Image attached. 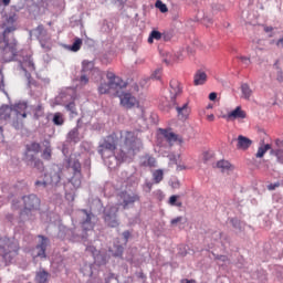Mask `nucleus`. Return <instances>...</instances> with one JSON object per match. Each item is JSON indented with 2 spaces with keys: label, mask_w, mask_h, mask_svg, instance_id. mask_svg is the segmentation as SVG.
<instances>
[{
  "label": "nucleus",
  "mask_w": 283,
  "mask_h": 283,
  "mask_svg": "<svg viewBox=\"0 0 283 283\" xmlns=\"http://www.w3.org/2000/svg\"><path fill=\"white\" fill-rule=\"evenodd\" d=\"M117 197L119 198L120 202L111 206L104 211V221L108 227H112L113 229L118 227V211L120 207L126 210L129 209V207H134L136 202H140V195L136 192H129L127 190L120 191Z\"/></svg>",
  "instance_id": "f257e3e1"
},
{
  "label": "nucleus",
  "mask_w": 283,
  "mask_h": 283,
  "mask_svg": "<svg viewBox=\"0 0 283 283\" xmlns=\"http://www.w3.org/2000/svg\"><path fill=\"white\" fill-rule=\"evenodd\" d=\"M120 155L119 158L123 160L127 158V154H136L140 151L143 147V140L138 137L136 130H120Z\"/></svg>",
  "instance_id": "f03ea898"
},
{
  "label": "nucleus",
  "mask_w": 283,
  "mask_h": 283,
  "mask_svg": "<svg viewBox=\"0 0 283 283\" xmlns=\"http://www.w3.org/2000/svg\"><path fill=\"white\" fill-rule=\"evenodd\" d=\"M0 249L3 260H6V262H12V258L19 255V241L6 237L1 238Z\"/></svg>",
  "instance_id": "7ed1b4c3"
},
{
  "label": "nucleus",
  "mask_w": 283,
  "mask_h": 283,
  "mask_svg": "<svg viewBox=\"0 0 283 283\" xmlns=\"http://www.w3.org/2000/svg\"><path fill=\"white\" fill-rule=\"evenodd\" d=\"M41 207V199L36 195L22 197L20 201H13L12 209H25L27 211H36Z\"/></svg>",
  "instance_id": "20e7f679"
},
{
  "label": "nucleus",
  "mask_w": 283,
  "mask_h": 283,
  "mask_svg": "<svg viewBox=\"0 0 283 283\" xmlns=\"http://www.w3.org/2000/svg\"><path fill=\"white\" fill-rule=\"evenodd\" d=\"M117 145L118 142L116 140V134H112L106 137L102 144H99L97 151L105 160V158H112V156H114Z\"/></svg>",
  "instance_id": "39448f33"
},
{
  "label": "nucleus",
  "mask_w": 283,
  "mask_h": 283,
  "mask_svg": "<svg viewBox=\"0 0 283 283\" xmlns=\"http://www.w3.org/2000/svg\"><path fill=\"white\" fill-rule=\"evenodd\" d=\"M67 169L70 174H72L70 182L73 185L75 189H78L83 180V172L81 171V161H78V159H69Z\"/></svg>",
  "instance_id": "423d86ee"
},
{
  "label": "nucleus",
  "mask_w": 283,
  "mask_h": 283,
  "mask_svg": "<svg viewBox=\"0 0 283 283\" xmlns=\"http://www.w3.org/2000/svg\"><path fill=\"white\" fill-rule=\"evenodd\" d=\"M49 176L50 179L36 180L35 187H43V189H45L49 185H56L57 182H61V168H59V166H54L49 172Z\"/></svg>",
  "instance_id": "0eeeda50"
},
{
  "label": "nucleus",
  "mask_w": 283,
  "mask_h": 283,
  "mask_svg": "<svg viewBox=\"0 0 283 283\" xmlns=\"http://www.w3.org/2000/svg\"><path fill=\"white\" fill-rule=\"evenodd\" d=\"M122 107L125 109H134V107H140V102L132 93H122L119 95Z\"/></svg>",
  "instance_id": "6e6552de"
},
{
  "label": "nucleus",
  "mask_w": 283,
  "mask_h": 283,
  "mask_svg": "<svg viewBox=\"0 0 283 283\" xmlns=\"http://www.w3.org/2000/svg\"><path fill=\"white\" fill-rule=\"evenodd\" d=\"M159 134L165 138V140L171 146L174 143H178L179 145H182L185 143V139L182 136L172 133L171 128L165 129V128H159Z\"/></svg>",
  "instance_id": "1a4fd4ad"
},
{
  "label": "nucleus",
  "mask_w": 283,
  "mask_h": 283,
  "mask_svg": "<svg viewBox=\"0 0 283 283\" xmlns=\"http://www.w3.org/2000/svg\"><path fill=\"white\" fill-rule=\"evenodd\" d=\"M14 23H17V18L14 15H10L9 18H7V20L3 23V28H4V31L2 33L3 39H6L8 34L17 30V25Z\"/></svg>",
  "instance_id": "9d476101"
},
{
  "label": "nucleus",
  "mask_w": 283,
  "mask_h": 283,
  "mask_svg": "<svg viewBox=\"0 0 283 283\" xmlns=\"http://www.w3.org/2000/svg\"><path fill=\"white\" fill-rule=\"evenodd\" d=\"M169 92L171 101H176L180 94H182V85L178 80H171L169 84Z\"/></svg>",
  "instance_id": "9b49d317"
},
{
  "label": "nucleus",
  "mask_w": 283,
  "mask_h": 283,
  "mask_svg": "<svg viewBox=\"0 0 283 283\" xmlns=\"http://www.w3.org/2000/svg\"><path fill=\"white\" fill-rule=\"evenodd\" d=\"M106 77L108 78V83H111L114 90H123V87H125V82L123 81V78L116 76V74H114L113 72H108L106 74Z\"/></svg>",
  "instance_id": "f8f14e48"
},
{
  "label": "nucleus",
  "mask_w": 283,
  "mask_h": 283,
  "mask_svg": "<svg viewBox=\"0 0 283 283\" xmlns=\"http://www.w3.org/2000/svg\"><path fill=\"white\" fill-rule=\"evenodd\" d=\"M40 243L36 245V258H46L45 251L48 250V245L50 244V240L43 235H39Z\"/></svg>",
  "instance_id": "ddd939ff"
},
{
  "label": "nucleus",
  "mask_w": 283,
  "mask_h": 283,
  "mask_svg": "<svg viewBox=\"0 0 283 283\" xmlns=\"http://www.w3.org/2000/svg\"><path fill=\"white\" fill-rule=\"evenodd\" d=\"M176 111L179 120H187L189 118V114H191L189 103H185L182 106H176Z\"/></svg>",
  "instance_id": "4468645a"
},
{
  "label": "nucleus",
  "mask_w": 283,
  "mask_h": 283,
  "mask_svg": "<svg viewBox=\"0 0 283 283\" xmlns=\"http://www.w3.org/2000/svg\"><path fill=\"white\" fill-rule=\"evenodd\" d=\"M227 118L228 120H237L238 118L244 119L247 118V112L242 109V106H237L235 109L228 113Z\"/></svg>",
  "instance_id": "2eb2a0df"
},
{
  "label": "nucleus",
  "mask_w": 283,
  "mask_h": 283,
  "mask_svg": "<svg viewBox=\"0 0 283 283\" xmlns=\"http://www.w3.org/2000/svg\"><path fill=\"white\" fill-rule=\"evenodd\" d=\"M253 145V142L245 136L239 135L237 138V149H242L243 151H247L249 147Z\"/></svg>",
  "instance_id": "dca6fc26"
},
{
  "label": "nucleus",
  "mask_w": 283,
  "mask_h": 283,
  "mask_svg": "<svg viewBox=\"0 0 283 283\" xmlns=\"http://www.w3.org/2000/svg\"><path fill=\"white\" fill-rule=\"evenodd\" d=\"M3 42L6 43L4 52L8 54V52L11 54V59H14L17 56V42L10 43L8 41V36L3 38Z\"/></svg>",
  "instance_id": "f3484780"
},
{
  "label": "nucleus",
  "mask_w": 283,
  "mask_h": 283,
  "mask_svg": "<svg viewBox=\"0 0 283 283\" xmlns=\"http://www.w3.org/2000/svg\"><path fill=\"white\" fill-rule=\"evenodd\" d=\"M156 158L151 155H144L142 157L140 166L142 167H156Z\"/></svg>",
  "instance_id": "a211bd4d"
},
{
  "label": "nucleus",
  "mask_w": 283,
  "mask_h": 283,
  "mask_svg": "<svg viewBox=\"0 0 283 283\" xmlns=\"http://www.w3.org/2000/svg\"><path fill=\"white\" fill-rule=\"evenodd\" d=\"M251 96H253V90H251V86H249L247 83L241 84V98H244V101H250Z\"/></svg>",
  "instance_id": "6ab92c4d"
},
{
  "label": "nucleus",
  "mask_w": 283,
  "mask_h": 283,
  "mask_svg": "<svg viewBox=\"0 0 283 283\" xmlns=\"http://www.w3.org/2000/svg\"><path fill=\"white\" fill-rule=\"evenodd\" d=\"M86 214V219L82 222L83 231H92L94 229V223H92V214L87 213V210H83Z\"/></svg>",
  "instance_id": "aec40b11"
},
{
  "label": "nucleus",
  "mask_w": 283,
  "mask_h": 283,
  "mask_svg": "<svg viewBox=\"0 0 283 283\" xmlns=\"http://www.w3.org/2000/svg\"><path fill=\"white\" fill-rule=\"evenodd\" d=\"M195 85H205L207 83V73L203 71H198L195 74V80H193Z\"/></svg>",
  "instance_id": "412c9836"
},
{
  "label": "nucleus",
  "mask_w": 283,
  "mask_h": 283,
  "mask_svg": "<svg viewBox=\"0 0 283 283\" xmlns=\"http://www.w3.org/2000/svg\"><path fill=\"white\" fill-rule=\"evenodd\" d=\"M67 140L70 143H81V137L78 133V128H73L67 134Z\"/></svg>",
  "instance_id": "4be33fe9"
},
{
  "label": "nucleus",
  "mask_w": 283,
  "mask_h": 283,
  "mask_svg": "<svg viewBox=\"0 0 283 283\" xmlns=\"http://www.w3.org/2000/svg\"><path fill=\"white\" fill-rule=\"evenodd\" d=\"M111 255H113V258H123V251H125V249L123 248V245H116L114 244L113 248L108 249Z\"/></svg>",
  "instance_id": "5701e85b"
},
{
  "label": "nucleus",
  "mask_w": 283,
  "mask_h": 283,
  "mask_svg": "<svg viewBox=\"0 0 283 283\" xmlns=\"http://www.w3.org/2000/svg\"><path fill=\"white\" fill-rule=\"evenodd\" d=\"M12 116V107L10 106H1L0 107V118L1 120H8Z\"/></svg>",
  "instance_id": "b1692460"
},
{
  "label": "nucleus",
  "mask_w": 283,
  "mask_h": 283,
  "mask_svg": "<svg viewBox=\"0 0 283 283\" xmlns=\"http://www.w3.org/2000/svg\"><path fill=\"white\" fill-rule=\"evenodd\" d=\"M165 179V172L163 169H157L153 172V180L155 185H160L163 180Z\"/></svg>",
  "instance_id": "393cba45"
},
{
  "label": "nucleus",
  "mask_w": 283,
  "mask_h": 283,
  "mask_svg": "<svg viewBox=\"0 0 283 283\" xmlns=\"http://www.w3.org/2000/svg\"><path fill=\"white\" fill-rule=\"evenodd\" d=\"M30 151H32L33 154H39V151H41V144L39 143H32L30 145H27V158H30Z\"/></svg>",
  "instance_id": "a878e982"
},
{
  "label": "nucleus",
  "mask_w": 283,
  "mask_h": 283,
  "mask_svg": "<svg viewBox=\"0 0 283 283\" xmlns=\"http://www.w3.org/2000/svg\"><path fill=\"white\" fill-rule=\"evenodd\" d=\"M28 109V104L25 103H19L14 106V112H17L18 116H22V118H28V114L21 112H25Z\"/></svg>",
  "instance_id": "bb28decb"
},
{
  "label": "nucleus",
  "mask_w": 283,
  "mask_h": 283,
  "mask_svg": "<svg viewBox=\"0 0 283 283\" xmlns=\"http://www.w3.org/2000/svg\"><path fill=\"white\" fill-rule=\"evenodd\" d=\"M97 90L99 94H109V90H114V86H112L111 82H103Z\"/></svg>",
  "instance_id": "cd10ccee"
},
{
  "label": "nucleus",
  "mask_w": 283,
  "mask_h": 283,
  "mask_svg": "<svg viewBox=\"0 0 283 283\" xmlns=\"http://www.w3.org/2000/svg\"><path fill=\"white\" fill-rule=\"evenodd\" d=\"M48 277H50V273H48L45 270H42L36 274L35 280L38 283H48Z\"/></svg>",
  "instance_id": "c85d7f7f"
},
{
  "label": "nucleus",
  "mask_w": 283,
  "mask_h": 283,
  "mask_svg": "<svg viewBox=\"0 0 283 283\" xmlns=\"http://www.w3.org/2000/svg\"><path fill=\"white\" fill-rule=\"evenodd\" d=\"M163 39V33L160 31L153 30L148 36V43H154V41H160Z\"/></svg>",
  "instance_id": "c756f323"
},
{
  "label": "nucleus",
  "mask_w": 283,
  "mask_h": 283,
  "mask_svg": "<svg viewBox=\"0 0 283 283\" xmlns=\"http://www.w3.org/2000/svg\"><path fill=\"white\" fill-rule=\"evenodd\" d=\"M65 118H63V113H55L53 115V124L57 127H61V125H64Z\"/></svg>",
  "instance_id": "7c9ffc66"
},
{
  "label": "nucleus",
  "mask_w": 283,
  "mask_h": 283,
  "mask_svg": "<svg viewBox=\"0 0 283 283\" xmlns=\"http://www.w3.org/2000/svg\"><path fill=\"white\" fill-rule=\"evenodd\" d=\"M217 168L221 169V171H229V169H231V163L227 160H220L217 163Z\"/></svg>",
  "instance_id": "2f4dec72"
},
{
  "label": "nucleus",
  "mask_w": 283,
  "mask_h": 283,
  "mask_svg": "<svg viewBox=\"0 0 283 283\" xmlns=\"http://www.w3.org/2000/svg\"><path fill=\"white\" fill-rule=\"evenodd\" d=\"M271 149V145L266 144L264 146H261L256 151V158H264V154H266Z\"/></svg>",
  "instance_id": "473e14b6"
},
{
  "label": "nucleus",
  "mask_w": 283,
  "mask_h": 283,
  "mask_svg": "<svg viewBox=\"0 0 283 283\" xmlns=\"http://www.w3.org/2000/svg\"><path fill=\"white\" fill-rule=\"evenodd\" d=\"M29 160H31V163H34V167L35 169H39V171H43V169H45L41 159H36L34 158V156H31Z\"/></svg>",
  "instance_id": "72a5a7b5"
},
{
  "label": "nucleus",
  "mask_w": 283,
  "mask_h": 283,
  "mask_svg": "<svg viewBox=\"0 0 283 283\" xmlns=\"http://www.w3.org/2000/svg\"><path fill=\"white\" fill-rule=\"evenodd\" d=\"M65 107L67 112L71 113V116H78V112H76V103L71 102Z\"/></svg>",
  "instance_id": "f704fd0d"
},
{
  "label": "nucleus",
  "mask_w": 283,
  "mask_h": 283,
  "mask_svg": "<svg viewBox=\"0 0 283 283\" xmlns=\"http://www.w3.org/2000/svg\"><path fill=\"white\" fill-rule=\"evenodd\" d=\"M81 45H83V40H81V38H76L71 46V51L78 52V50H81Z\"/></svg>",
  "instance_id": "c9c22d12"
},
{
  "label": "nucleus",
  "mask_w": 283,
  "mask_h": 283,
  "mask_svg": "<svg viewBox=\"0 0 283 283\" xmlns=\"http://www.w3.org/2000/svg\"><path fill=\"white\" fill-rule=\"evenodd\" d=\"M155 8H158V10H160V12H163V13L169 12V9L167 8V4L163 3V1H160V0L156 1Z\"/></svg>",
  "instance_id": "e433bc0d"
},
{
  "label": "nucleus",
  "mask_w": 283,
  "mask_h": 283,
  "mask_svg": "<svg viewBox=\"0 0 283 283\" xmlns=\"http://www.w3.org/2000/svg\"><path fill=\"white\" fill-rule=\"evenodd\" d=\"M92 67H94V63H92L87 60H84L82 62V72H90V70H92Z\"/></svg>",
  "instance_id": "4c0bfd02"
},
{
  "label": "nucleus",
  "mask_w": 283,
  "mask_h": 283,
  "mask_svg": "<svg viewBox=\"0 0 283 283\" xmlns=\"http://www.w3.org/2000/svg\"><path fill=\"white\" fill-rule=\"evenodd\" d=\"M43 160H51L52 159V148L49 146L42 153Z\"/></svg>",
  "instance_id": "58836bf2"
},
{
  "label": "nucleus",
  "mask_w": 283,
  "mask_h": 283,
  "mask_svg": "<svg viewBox=\"0 0 283 283\" xmlns=\"http://www.w3.org/2000/svg\"><path fill=\"white\" fill-rule=\"evenodd\" d=\"M178 201V196L176 195H172L170 198H169V205H171L172 207H182V202H177ZM177 202V203H176Z\"/></svg>",
  "instance_id": "ea45409f"
},
{
  "label": "nucleus",
  "mask_w": 283,
  "mask_h": 283,
  "mask_svg": "<svg viewBox=\"0 0 283 283\" xmlns=\"http://www.w3.org/2000/svg\"><path fill=\"white\" fill-rule=\"evenodd\" d=\"M161 76H163V69H157L151 74V78H155L156 81H160Z\"/></svg>",
  "instance_id": "a19ab883"
},
{
  "label": "nucleus",
  "mask_w": 283,
  "mask_h": 283,
  "mask_svg": "<svg viewBox=\"0 0 283 283\" xmlns=\"http://www.w3.org/2000/svg\"><path fill=\"white\" fill-rule=\"evenodd\" d=\"M35 116H43V104H39L35 109Z\"/></svg>",
  "instance_id": "79ce46f5"
},
{
  "label": "nucleus",
  "mask_w": 283,
  "mask_h": 283,
  "mask_svg": "<svg viewBox=\"0 0 283 283\" xmlns=\"http://www.w3.org/2000/svg\"><path fill=\"white\" fill-rule=\"evenodd\" d=\"M80 83L82 85H87V83H90V77H87V75L82 74L80 77Z\"/></svg>",
  "instance_id": "37998d69"
},
{
  "label": "nucleus",
  "mask_w": 283,
  "mask_h": 283,
  "mask_svg": "<svg viewBox=\"0 0 283 283\" xmlns=\"http://www.w3.org/2000/svg\"><path fill=\"white\" fill-rule=\"evenodd\" d=\"M164 63H166V65H171V63H174V59H171V54H167V56L163 60Z\"/></svg>",
  "instance_id": "c03bdc74"
},
{
  "label": "nucleus",
  "mask_w": 283,
  "mask_h": 283,
  "mask_svg": "<svg viewBox=\"0 0 283 283\" xmlns=\"http://www.w3.org/2000/svg\"><path fill=\"white\" fill-rule=\"evenodd\" d=\"M238 59L242 61L244 65H251V59L247 56H239Z\"/></svg>",
  "instance_id": "a18cd8bd"
},
{
  "label": "nucleus",
  "mask_w": 283,
  "mask_h": 283,
  "mask_svg": "<svg viewBox=\"0 0 283 283\" xmlns=\"http://www.w3.org/2000/svg\"><path fill=\"white\" fill-rule=\"evenodd\" d=\"M277 187H280V182L270 184L268 186V189H269V191H275V189H277Z\"/></svg>",
  "instance_id": "49530a36"
},
{
  "label": "nucleus",
  "mask_w": 283,
  "mask_h": 283,
  "mask_svg": "<svg viewBox=\"0 0 283 283\" xmlns=\"http://www.w3.org/2000/svg\"><path fill=\"white\" fill-rule=\"evenodd\" d=\"M123 238L125 239V242H129V238H132V232L128 230L123 232Z\"/></svg>",
  "instance_id": "de8ad7c7"
},
{
  "label": "nucleus",
  "mask_w": 283,
  "mask_h": 283,
  "mask_svg": "<svg viewBox=\"0 0 283 283\" xmlns=\"http://www.w3.org/2000/svg\"><path fill=\"white\" fill-rule=\"evenodd\" d=\"M178 222H182V217H177L175 219H172L170 221V223L172 224V227H176V224H178Z\"/></svg>",
  "instance_id": "09e8293b"
},
{
  "label": "nucleus",
  "mask_w": 283,
  "mask_h": 283,
  "mask_svg": "<svg viewBox=\"0 0 283 283\" xmlns=\"http://www.w3.org/2000/svg\"><path fill=\"white\" fill-rule=\"evenodd\" d=\"M216 260H219L220 262H229V258L227 255H217Z\"/></svg>",
  "instance_id": "8fccbe9b"
},
{
  "label": "nucleus",
  "mask_w": 283,
  "mask_h": 283,
  "mask_svg": "<svg viewBox=\"0 0 283 283\" xmlns=\"http://www.w3.org/2000/svg\"><path fill=\"white\" fill-rule=\"evenodd\" d=\"M36 32H39V34H43V32H45V28L43 27V24L36 27Z\"/></svg>",
  "instance_id": "3c124183"
},
{
  "label": "nucleus",
  "mask_w": 283,
  "mask_h": 283,
  "mask_svg": "<svg viewBox=\"0 0 283 283\" xmlns=\"http://www.w3.org/2000/svg\"><path fill=\"white\" fill-rule=\"evenodd\" d=\"M86 251H90L94 255L96 253V248L93 247V245H90V247L86 248Z\"/></svg>",
  "instance_id": "603ef678"
},
{
  "label": "nucleus",
  "mask_w": 283,
  "mask_h": 283,
  "mask_svg": "<svg viewBox=\"0 0 283 283\" xmlns=\"http://www.w3.org/2000/svg\"><path fill=\"white\" fill-rule=\"evenodd\" d=\"M218 98V94L217 93H210L209 94V99L210 101H216Z\"/></svg>",
  "instance_id": "864d4df0"
},
{
  "label": "nucleus",
  "mask_w": 283,
  "mask_h": 283,
  "mask_svg": "<svg viewBox=\"0 0 283 283\" xmlns=\"http://www.w3.org/2000/svg\"><path fill=\"white\" fill-rule=\"evenodd\" d=\"M263 30H264V32H266V34H269V33H271V32H273V27H264L263 28Z\"/></svg>",
  "instance_id": "5fc2aeb1"
},
{
  "label": "nucleus",
  "mask_w": 283,
  "mask_h": 283,
  "mask_svg": "<svg viewBox=\"0 0 283 283\" xmlns=\"http://www.w3.org/2000/svg\"><path fill=\"white\" fill-rule=\"evenodd\" d=\"M207 120H209L210 123H213V120H216V116L213 114H210L207 116Z\"/></svg>",
  "instance_id": "6e6d98bb"
},
{
  "label": "nucleus",
  "mask_w": 283,
  "mask_h": 283,
  "mask_svg": "<svg viewBox=\"0 0 283 283\" xmlns=\"http://www.w3.org/2000/svg\"><path fill=\"white\" fill-rule=\"evenodd\" d=\"M181 283H196V280L184 279Z\"/></svg>",
  "instance_id": "4d7b16f0"
},
{
  "label": "nucleus",
  "mask_w": 283,
  "mask_h": 283,
  "mask_svg": "<svg viewBox=\"0 0 283 283\" xmlns=\"http://www.w3.org/2000/svg\"><path fill=\"white\" fill-rule=\"evenodd\" d=\"M11 0H2V6L8 7L10 6Z\"/></svg>",
  "instance_id": "13d9d810"
},
{
  "label": "nucleus",
  "mask_w": 283,
  "mask_h": 283,
  "mask_svg": "<svg viewBox=\"0 0 283 283\" xmlns=\"http://www.w3.org/2000/svg\"><path fill=\"white\" fill-rule=\"evenodd\" d=\"M28 65H29L30 70H34V62L29 61V62H28Z\"/></svg>",
  "instance_id": "bf43d9fd"
},
{
  "label": "nucleus",
  "mask_w": 283,
  "mask_h": 283,
  "mask_svg": "<svg viewBox=\"0 0 283 283\" xmlns=\"http://www.w3.org/2000/svg\"><path fill=\"white\" fill-rule=\"evenodd\" d=\"M277 81H283V73H282V71H279Z\"/></svg>",
  "instance_id": "052dcab7"
},
{
  "label": "nucleus",
  "mask_w": 283,
  "mask_h": 283,
  "mask_svg": "<svg viewBox=\"0 0 283 283\" xmlns=\"http://www.w3.org/2000/svg\"><path fill=\"white\" fill-rule=\"evenodd\" d=\"M112 280H114V274H112L111 276L107 277L106 283L112 282Z\"/></svg>",
  "instance_id": "680f3d73"
},
{
  "label": "nucleus",
  "mask_w": 283,
  "mask_h": 283,
  "mask_svg": "<svg viewBox=\"0 0 283 283\" xmlns=\"http://www.w3.org/2000/svg\"><path fill=\"white\" fill-rule=\"evenodd\" d=\"M0 134L3 135V127L0 126Z\"/></svg>",
  "instance_id": "e2e57ef3"
},
{
  "label": "nucleus",
  "mask_w": 283,
  "mask_h": 283,
  "mask_svg": "<svg viewBox=\"0 0 283 283\" xmlns=\"http://www.w3.org/2000/svg\"><path fill=\"white\" fill-rule=\"evenodd\" d=\"M207 156H208V153H205V161H207Z\"/></svg>",
  "instance_id": "0e129e2a"
}]
</instances>
